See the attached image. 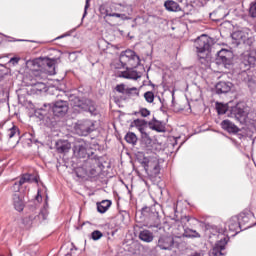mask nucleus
<instances>
[{
  "label": "nucleus",
  "mask_w": 256,
  "mask_h": 256,
  "mask_svg": "<svg viewBox=\"0 0 256 256\" xmlns=\"http://www.w3.org/2000/svg\"><path fill=\"white\" fill-rule=\"evenodd\" d=\"M74 155L79 159H86L81 168L77 170V177L83 179V177H97L99 172L97 168L101 163V157L95 155V152L87 151V142L83 139H79L75 142L73 147Z\"/></svg>",
  "instance_id": "f257e3e1"
},
{
  "label": "nucleus",
  "mask_w": 256,
  "mask_h": 256,
  "mask_svg": "<svg viewBox=\"0 0 256 256\" xmlns=\"http://www.w3.org/2000/svg\"><path fill=\"white\" fill-rule=\"evenodd\" d=\"M161 213H163V208L161 204L155 202L150 207H143L141 214L144 217L143 221L148 227V229H161Z\"/></svg>",
  "instance_id": "f03ea898"
},
{
  "label": "nucleus",
  "mask_w": 256,
  "mask_h": 256,
  "mask_svg": "<svg viewBox=\"0 0 256 256\" xmlns=\"http://www.w3.org/2000/svg\"><path fill=\"white\" fill-rule=\"evenodd\" d=\"M156 247L161 251H185L187 243L181 237L162 234L159 236Z\"/></svg>",
  "instance_id": "7ed1b4c3"
},
{
  "label": "nucleus",
  "mask_w": 256,
  "mask_h": 256,
  "mask_svg": "<svg viewBox=\"0 0 256 256\" xmlns=\"http://www.w3.org/2000/svg\"><path fill=\"white\" fill-rule=\"evenodd\" d=\"M70 105L74 113H83L84 111L92 115H98L99 113V111H97V107L95 106V102L89 99L81 100V98L77 96H72L70 98Z\"/></svg>",
  "instance_id": "20e7f679"
},
{
  "label": "nucleus",
  "mask_w": 256,
  "mask_h": 256,
  "mask_svg": "<svg viewBox=\"0 0 256 256\" xmlns=\"http://www.w3.org/2000/svg\"><path fill=\"white\" fill-rule=\"evenodd\" d=\"M41 111H52L55 117H65L69 111V103L67 101L59 100L53 104H44Z\"/></svg>",
  "instance_id": "39448f33"
},
{
  "label": "nucleus",
  "mask_w": 256,
  "mask_h": 256,
  "mask_svg": "<svg viewBox=\"0 0 256 256\" xmlns=\"http://www.w3.org/2000/svg\"><path fill=\"white\" fill-rule=\"evenodd\" d=\"M194 47L198 54L200 61H205V53L211 49V44L209 43V38L203 35L195 40Z\"/></svg>",
  "instance_id": "423d86ee"
},
{
  "label": "nucleus",
  "mask_w": 256,
  "mask_h": 256,
  "mask_svg": "<svg viewBox=\"0 0 256 256\" xmlns=\"http://www.w3.org/2000/svg\"><path fill=\"white\" fill-rule=\"evenodd\" d=\"M74 130L77 135H80L81 137H87V135L95 131V123L89 119L79 120L78 123L75 124Z\"/></svg>",
  "instance_id": "0eeeda50"
},
{
  "label": "nucleus",
  "mask_w": 256,
  "mask_h": 256,
  "mask_svg": "<svg viewBox=\"0 0 256 256\" xmlns=\"http://www.w3.org/2000/svg\"><path fill=\"white\" fill-rule=\"evenodd\" d=\"M230 115H232V117H235V119H237V121H240V123H242V121H245V119H247V115H249V113L247 112V108L245 107V103H237L235 106L230 108Z\"/></svg>",
  "instance_id": "6e6552de"
},
{
  "label": "nucleus",
  "mask_w": 256,
  "mask_h": 256,
  "mask_svg": "<svg viewBox=\"0 0 256 256\" xmlns=\"http://www.w3.org/2000/svg\"><path fill=\"white\" fill-rule=\"evenodd\" d=\"M47 211L46 210H41L39 214H32L29 216H26L22 219V223L23 225H25L26 227H31V225H33L34 221H45V219H47Z\"/></svg>",
  "instance_id": "1a4fd4ad"
},
{
  "label": "nucleus",
  "mask_w": 256,
  "mask_h": 256,
  "mask_svg": "<svg viewBox=\"0 0 256 256\" xmlns=\"http://www.w3.org/2000/svg\"><path fill=\"white\" fill-rule=\"evenodd\" d=\"M147 124H148L147 120L135 119L131 123V127H137L142 135V139L144 141L146 140L148 143H151V138L149 137V134H147V132L145 131V127H147Z\"/></svg>",
  "instance_id": "9d476101"
},
{
  "label": "nucleus",
  "mask_w": 256,
  "mask_h": 256,
  "mask_svg": "<svg viewBox=\"0 0 256 256\" xmlns=\"http://www.w3.org/2000/svg\"><path fill=\"white\" fill-rule=\"evenodd\" d=\"M227 238H223L220 241H218L213 249L209 251V256H223L225 255L223 251H225V245H227Z\"/></svg>",
  "instance_id": "9b49d317"
},
{
  "label": "nucleus",
  "mask_w": 256,
  "mask_h": 256,
  "mask_svg": "<svg viewBox=\"0 0 256 256\" xmlns=\"http://www.w3.org/2000/svg\"><path fill=\"white\" fill-rule=\"evenodd\" d=\"M233 89V83L226 82V81H220L215 85V93L217 95H225L229 93Z\"/></svg>",
  "instance_id": "f8f14e48"
},
{
  "label": "nucleus",
  "mask_w": 256,
  "mask_h": 256,
  "mask_svg": "<svg viewBox=\"0 0 256 256\" xmlns=\"http://www.w3.org/2000/svg\"><path fill=\"white\" fill-rule=\"evenodd\" d=\"M29 93L30 95H41L42 93H47V84L43 82L32 83Z\"/></svg>",
  "instance_id": "ddd939ff"
},
{
  "label": "nucleus",
  "mask_w": 256,
  "mask_h": 256,
  "mask_svg": "<svg viewBox=\"0 0 256 256\" xmlns=\"http://www.w3.org/2000/svg\"><path fill=\"white\" fill-rule=\"evenodd\" d=\"M256 65V58L253 55H246L244 56L242 62L240 63V69L244 71H249L251 67H255Z\"/></svg>",
  "instance_id": "4468645a"
},
{
  "label": "nucleus",
  "mask_w": 256,
  "mask_h": 256,
  "mask_svg": "<svg viewBox=\"0 0 256 256\" xmlns=\"http://www.w3.org/2000/svg\"><path fill=\"white\" fill-rule=\"evenodd\" d=\"M227 226L232 233H239V231H241V221L239 220V216H232L227 222Z\"/></svg>",
  "instance_id": "2eb2a0df"
},
{
  "label": "nucleus",
  "mask_w": 256,
  "mask_h": 256,
  "mask_svg": "<svg viewBox=\"0 0 256 256\" xmlns=\"http://www.w3.org/2000/svg\"><path fill=\"white\" fill-rule=\"evenodd\" d=\"M12 201L14 205V209L21 213L25 209V202H23V198H21V193H14L12 195Z\"/></svg>",
  "instance_id": "dca6fc26"
},
{
  "label": "nucleus",
  "mask_w": 256,
  "mask_h": 256,
  "mask_svg": "<svg viewBox=\"0 0 256 256\" xmlns=\"http://www.w3.org/2000/svg\"><path fill=\"white\" fill-rule=\"evenodd\" d=\"M221 127L224 129V131H227V133H239L240 129L235 125L231 120H223L221 122Z\"/></svg>",
  "instance_id": "f3484780"
},
{
  "label": "nucleus",
  "mask_w": 256,
  "mask_h": 256,
  "mask_svg": "<svg viewBox=\"0 0 256 256\" xmlns=\"http://www.w3.org/2000/svg\"><path fill=\"white\" fill-rule=\"evenodd\" d=\"M138 239L144 243H153L155 235L150 230L144 229L139 232Z\"/></svg>",
  "instance_id": "a211bd4d"
},
{
  "label": "nucleus",
  "mask_w": 256,
  "mask_h": 256,
  "mask_svg": "<svg viewBox=\"0 0 256 256\" xmlns=\"http://www.w3.org/2000/svg\"><path fill=\"white\" fill-rule=\"evenodd\" d=\"M56 150L58 153H69L71 150V143L67 140H59L56 142Z\"/></svg>",
  "instance_id": "6ab92c4d"
},
{
  "label": "nucleus",
  "mask_w": 256,
  "mask_h": 256,
  "mask_svg": "<svg viewBox=\"0 0 256 256\" xmlns=\"http://www.w3.org/2000/svg\"><path fill=\"white\" fill-rule=\"evenodd\" d=\"M57 61H59V59L57 58H43L42 59V64L46 65V67H48V71L51 75H55V65L57 64Z\"/></svg>",
  "instance_id": "aec40b11"
},
{
  "label": "nucleus",
  "mask_w": 256,
  "mask_h": 256,
  "mask_svg": "<svg viewBox=\"0 0 256 256\" xmlns=\"http://www.w3.org/2000/svg\"><path fill=\"white\" fill-rule=\"evenodd\" d=\"M150 129L157 131V133H165V126L157 118H153L152 121L148 122Z\"/></svg>",
  "instance_id": "412c9836"
},
{
  "label": "nucleus",
  "mask_w": 256,
  "mask_h": 256,
  "mask_svg": "<svg viewBox=\"0 0 256 256\" xmlns=\"http://www.w3.org/2000/svg\"><path fill=\"white\" fill-rule=\"evenodd\" d=\"M231 37L233 41H235L236 45H241V43H245V41H247V36L243 31L233 32Z\"/></svg>",
  "instance_id": "4be33fe9"
},
{
  "label": "nucleus",
  "mask_w": 256,
  "mask_h": 256,
  "mask_svg": "<svg viewBox=\"0 0 256 256\" xmlns=\"http://www.w3.org/2000/svg\"><path fill=\"white\" fill-rule=\"evenodd\" d=\"M137 53H135V51L133 50H125L122 51L120 54V63H124V65H126L127 61H129V59H132L133 57H136Z\"/></svg>",
  "instance_id": "5701e85b"
},
{
  "label": "nucleus",
  "mask_w": 256,
  "mask_h": 256,
  "mask_svg": "<svg viewBox=\"0 0 256 256\" xmlns=\"http://www.w3.org/2000/svg\"><path fill=\"white\" fill-rule=\"evenodd\" d=\"M233 63V58H228V56H216V64L217 65H223L226 69H229L231 67V64Z\"/></svg>",
  "instance_id": "b1692460"
},
{
  "label": "nucleus",
  "mask_w": 256,
  "mask_h": 256,
  "mask_svg": "<svg viewBox=\"0 0 256 256\" xmlns=\"http://www.w3.org/2000/svg\"><path fill=\"white\" fill-rule=\"evenodd\" d=\"M119 77H123L124 79H133L134 81H137L139 79V74L137 73V71L127 68V71L121 72Z\"/></svg>",
  "instance_id": "393cba45"
},
{
  "label": "nucleus",
  "mask_w": 256,
  "mask_h": 256,
  "mask_svg": "<svg viewBox=\"0 0 256 256\" xmlns=\"http://www.w3.org/2000/svg\"><path fill=\"white\" fill-rule=\"evenodd\" d=\"M112 204L111 200H102L101 202H97L96 205L98 213H107Z\"/></svg>",
  "instance_id": "a878e982"
},
{
  "label": "nucleus",
  "mask_w": 256,
  "mask_h": 256,
  "mask_svg": "<svg viewBox=\"0 0 256 256\" xmlns=\"http://www.w3.org/2000/svg\"><path fill=\"white\" fill-rule=\"evenodd\" d=\"M183 237H186L187 239H200L201 234L196 230L186 227L184 228Z\"/></svg>",
  "instance_id": "bb28decb"
},
{
  "label": "nucleus",
  "mask_w": 256,
  "mask_h": 256,
  "mask_svg": "<svg viewBox=\"0 0 256 256\" xmlns=\"http://www.w3.org/2000/svg\"><path fill=\"white\" fill-rule=\"evenodd\" d=\"M139 97V90L137 87L127 88L125 96H121V101H127L131 97Z\"/></svg>",
  "instance_id": "cd10ccee"
},
{
  "label": "nucleus",
  "mask_w": 256,
  "mask_h": 256,
  "mask_svg": "<svg viewBox=\"0 0 256 256\" xmlns=\"http://www.w3.org/2000/svg\"><path fill=\"white\" fill-rule=\"evenodd\" d=\"M164 7L167 11H181V6H179V3L173 0L165 1Z\"/></svg>",
  "instance_id": "c85d7f7f"
},
{
  "label": "nucleus",
  "mask_w": 256,
  "mask_h": 256,
  "mask_svg": "<svg viewBox=\"0 0 256 256\" xmlns=\"http://www.w3.org/2000/svg\"><path fill=\"white\" fill-rule=\"evenodd\" d=\"M180 223L183 225L184 229H187V227H191L193 223H197V219L191 216H182L180 219Z\"/></svg>",
  "instance_id": "c756f323"
},
{
  "label": "nucleus",
  "mask_w": 256,
  "mask_h": 256,
  "mask_svg": "<svg viewBox=\"0 0 256 256\" xmlns=\"http://www.w3.org/2000/svg\"><path fill=\"white\" fill-rule=\"evenodd\" d=\"M126 63L131 69H137V67L141 65V58L139 57V55H136L128 59Z\"/></svg>",
  "instance_id": "7c9ffc66"
},
{
  "label": "nucleus",
  "mask_w": 256,
  "mask_h": 256,
  "mask_svg": "<svg viewBox=\"0 0 256 256\" xmlns=\"http://www.w3.org/2000/svg\"><path fill=\"white\" fill-rule=\"evenodd\" d=\"M240 226L242 225H249V221H251V214L242 212L238 215Z\"/></svg>",
  "instance_id": "2f4dec72"
},
{
  "label": "nucleus",
  "mask_w": 256,
  "mask_h": 256,
  "mask_svg": "<svg viewBox=\"0 0 256 256\" xmlns=\"http://www.w3.org/2000/svg\"><path fill=\"white\" fill-rule=\"evenodd\" d=\"M125 141L126 143H129L130 145H137V135L133 132H128L125 135Z\"/></svg>",
  "instance_id": "473e14b6"
},
{
  "label": "nucleus",
  "mask_w": 256,
  "mask_h": 256,
  "mask_svg": "<svg viewBox=\"0 0 256 256\" xmlns=\"http://www.w3.org/2000/svg\"><path fill=\"white\" fill-rule=\"evenodd\" d=\"M248 15L252 19H256V0L250 3Z\"/></svg>",
  "instance_id": "72a5a7b5"
},
{
  "label": "nucleus",
  "mask_w": 256,
  "mask_h": 256,
  "mask_svg": "<svg viewBox=\"0 0 256 256\" xmlns=\"http://www.w3.org/2000/svg\"><path fill=\"white\" fill-rule=\"evenodd\" d=\"M217 55L221 57H228L230 59H233V52L227 49H221L219 52H217Z\"/></svg>",
  "instance_id": "f704fd0d"
},
{
  "label": "nucleus",
  "mask_w": 256,
  "mask_h": 256,
  "mask_svg": "<svg viewBox=\"0 0 256 256\" xmlns=\"http://www.w3.org/2000/svg\"><path fill=\"white\" fill-rule=\"evenodd\" d=\"M144 99L147 103H153L155 101V94L152 91L144 93Z\"/></svg>",
  "instance_id": "c9c22d12"
},
{
  "label": "nucleus",
  "mask_w": 256,
  "mask_h": 256,
  "mask_svg": "<svg viewBox=\"0 0 256 256\" xmlns=\"http://www.w3.org/2000/svg\"><path fill=\"white\" fill-rule=\"evenodd\" d=\"M216 109H217L218 115H225V113H227L229 108H227V105L225 104H217Z\"/></svg>",
  "instance_id": "e433bc0d"
},
{
  "label": "nucleus",
  "mask_w": 256,
  "mask_h": 256,
  "mask_svg": "<svg viewBox=\"0 0 256 256\" xmlns=\"http://www.w3.org/2000/svg\"><path fill=\"white\" fill-rule=\"evenodd\" d=\"M15 136L19 137V128L17 126H14L9 129V134H8L9 139H13V137Z\"/></svg>",
  "instance_id": "4c0bfd02"
},
{
  "label": "nucleus",
  "mask_w": 256,
  "mask_h": 256,
  "mask_svg": "<svg viewBox=\"0 0 256 256\" xmlns=\"http://www.w3.org/2000/svg\"><path fill=\"white\" fill-rule=\"evenodd\" d=\"M115 91H117V93H121L122 95H126L127 93V88H125V84H118L115 87Z\"/></svg>",
  "instance_id": "58836bf2"
},
{
  "label": "nucleus",
  "mask_w": 256,
  "mask_h": 256,
  "mask_svg": "<svg viewBox=\"0 0 256 256\" xmlns=\"http://www.w3.org/2000/svg\"><path fill=\"white\" fill-rule=\"evenodd\" d=\"M91 237H92L93 241H99V239H101V237H103V233L99 230H94L91 233Z\"/></svg>",
  "instance_id": "ea45409f"
},
{
  "label": "nucleus",
  "mask_w": 256,
  "mask_h": 256,
  "mask_svg": "<svg viewBox=\"0 0 256 256\" xmlns=\"http://www.w3.org/2000/svg\"><path fill=\"white\" fill-rule=\"evenodd\" d=\"M26 183H32V181H34V183H37V178H35L33 175L31 174H23Z\"/></svg>",
  "instance_id": "a19ab883"
},
{
  "label": "nucleus",
  "mask_w": 256,
  "mask_h": 256,
  "mask_svg": "<svg viewBox=\"0 0 256 256\" xmlns=\"http://www.w3.org/2000/svg\"><path fill=\"white\" fill-rule=\"evenodd\" d=\"M138 113L141 114V117H149L151 115V111L147 108H141Z\"/></svg>",
  "instance_id": "79ce46f5"
},
{
  "label": "nucleus",
  "mask_w": 256,
  "mask_h": 256,
  "mask_svg": "<svg viewBox=\"0 0 256 256\" xmlns=\"http://www.w3.org/2000/svg\"><path fill=\"white\" fill-rule=\"evenodd\" d=\"M11 189L14 193H19V191H21V184H19V182H15Z\"/></svg>",
  "instance_id": "37998d69"
},
{
  "label": "nucleus",
  "mask_w": 256,
  "mask_h": 256,
  "mask_svg": "<svg viewBox=\"0 0 256 256\" xmlns=\"http://www.w3.org/2000/svg\"><path fill=\"white\" fill-rule=\"evenodd\" d=\"M91 0H86V4H85V7H84V13H83V16H82V19H85V17H87V9H89L90 7V2Z\"/></svg>",
  "instance_id": "c03bdc74"
},
{
  "label": "nucleus",
  "mask_w": 256,
  "mask_h": 256,
  "mask_svg": "<svg viewBox=\"0 0 256 256\" xmlns=\"http://www.w3.org/2000/svg\"><path fill=\"white\" fill-rule=\"evenodd\" d=\"M141 164L144 166L145 169H149V158L144 157V158L141 160Z\"/></svg>",
  "instance_id": "a18cd8bd"
},
{
  "label": "nucleus",
  "mask_w": 256,
  "mask_h": 256,
  "mask_svg": "<svg viewBox=\"0 0 256 256\" xmlns=\"http://www.w3.org/2000/svg\"><path fill=\"white\" fill-rule=\"evenodd\" d=\"M106 17H121V14L119 13H109L107 10H106Z\"/></svg>",
  "instance_id": "49530a36"
},
{
  "label": "nucleus",
  "mask_w": 256,
  "mask_h": 256,
  "mask_svg": "<svg viewBox=\"0 0 256 256\" xmlns=\"http://www.w3.org/2000/svg\"><path fill=\"white\" fill-rule=\"evenodd\" d=\"M10 63H12V65H17V63H19V58H17V57L11 58Z\"/></svg>",
  "instance_id": "de8ad7c7"
},
{
  "label": "nucleus",
  "mask_w": 256,
  "mask_h": 256,
  "mask_svg": "<svg viewBox=\"0 0 256 256\" xmlns=\"http://www.w3.org/2000/svg\"><path fill=\"white\" fill-rule=\"evenodd\" d=\"M25 183H27V181L25 180V176L22 175V177L20 178V180L18 181V184L20 186L25 185Z\"/></svg>",
  "instance_id": "09e8293b"
},
{
  "label": "nucleus",
  "mask_w": 256,
  "mask_h": 256,
  "mask_svg": "<svg viewBox=\"0 0 256 256\" xmlns=\"http://www.w3.org/2000/svg\"><path fill=\"white\" fill-rule=\"evenodd\" d=\"M154 173H155V175H157V173H159V163H156L154 165Z\"/></svg>",
  "instance_id": "8fccbe9b"
},
{
  "label": "nucleus",
  "mask_w": 256,
  "mask_h": 256,
  "mask_svg": "<svg viewBox=\"0 0 256 256\" xmlns=\"http://www.w3.org/2000/svg\"><path fill=\"white\" fill-rule=\"evenodd\" d=\"M36 201H38V202L43 201V197L41 196L39 191H38V194L36 196Z\"/></svg>",
  "instance_id": "3c124183"
},
{
  "label": "nucleus",
  "mask_w": 256,
  "mask_h": 256,
  "mask_svg": "<svg viewBox=\"0 0 256 256\" xmlns=\"http://www.w3.org/2000/svg\"><path fill=\"white\" fill-rule=\"evenodd\" d=\"M65 256H72L71 252H68Z\"/></svg>",
  "instance_id": "603ef678"
},
{
  "label": "nucleus",
  "mask_w": 256,
  "mask_h": 256,
  "mask_svg": "<svg viewBox=\"0 0 256 256\" xmlns=\"http://www.w3.org/2000/svg\"><path fill=\"white\" fill-rule=\"evenodd\" d=\"M117 101H119V100H117V98H115V102L117 103Z\"/></svg>",
  "instance_id": "864d4df0"
},
{
  "label": "nucleus",
  "mask_w": 256,
  "mask_h": 256,
  "mask_svg": "<svg viewBox=\"0 0 256 256\" xmlns=\"http://www.w3.org/2000/svg\"><path fill=\"white\" fill-rule=\"evenodd\" d=\"M160 110L163 111V107H161Z\"/></svg>",
  "instance_id": "5fc2aeb1"
},
{
  "label": "nucleus",
  "mask_w": 256,
  "mask_h": 256,
  "mask_svg": "<svg viewBox=\"0 0 256 256\" xmlns=\"http://www.w3.org/2000/svg\"><path fill=\"white\" fill-rule=\"evenodd\" d=\"M1 127H3V125H2V124H0V129H1Z\"/></svg>",
  "instance_id": "6e6d98bb"
},
{
  "label": "nucleus",
  "mask_w": 256,
  "mask_h": 256,
  "mask_svg": "<svg viewBox=\"0 0 256 256\" xmlns=\"http://www.w3.org/2000/svg\"><path fill=\"white\" fill-rule=\"evenodd\" d=\"M254 53H255V55H256V49L254 50Z\"/></svg>",
  "instance_id": "4d7b16f0"
},
{
  "label": "nucleus",
  "mask_w": 256,
  "mask_h": 256,
  "mask_svg": "<svg viewBox=\"0 0 256 256\" xmlns=\"http://www.w3.org/2000/svg\"><path fill=\"white\" fill-rule=\"evenodd\" d=\"M247 227H251V225H248Z\"/></svg>",
  "instance_id": "13d9d810"
},
{
  "label": "nucleus",
  "mask_w": 256,
  "mask_h": 256,
  "mask_svg": "<svg viewBox=\"0 0 256 256\" xmlns=\"http://www.w3.org/2000/svg\"><path fill=\"white\" fill-rule=\"evenodd\" d=\"M42 115H46V114L44 113V114H42Z\"/></svg>",
  "instance_id": "bf43d9fd"
}]
</instances>
